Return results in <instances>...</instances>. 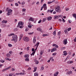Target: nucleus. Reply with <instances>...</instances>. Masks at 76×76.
Listing matches in <instances>:
<instances>
[{
	"label": "nucleus",
	"mask_w": 76,
	"mask_h": 76,
	"mask_svg": "<svg viewBox=\"0 0 76 76\" xmlns=\"http://www.w3.org/2000/svg\"><path fill=\"white\" fill-rule=\"evenodd\" d=\"M5 59L6 60H9V58H5Z\"/></svg>",
	"instance_id": "57"
},
{
	"label": "nucleus",
	"mask_w": 76,
	"mask_h": 76,
	"mask_svg": "<svg viewBox=\"0 0 76 76\" xmlns=\"http://www.w3.org/2000/svg\"><path fill=\"white\" fill-rule=\"evenodd\" d=\"M0 62H1V63H4V60H0Z\"/></svg>",
	"instance_id": "35"
},
{
	"label": "nucleus",
	"mask_w": 76,
	"mask_h": 76,
	"mask_svg": "<svg viewBox=\"0 0 76 76\" xmlns=\"http://www.w3.org/2000/svg\"><path fill=\"white\" fill-rule=\"evenodd\" d=\"M15 34L14 33H10V34L8 35V37H10V36H12V35H14Z\"/></svg>",
	"instance_id": "16"
},
{
	"label": "nucleus",
	"mask_w": 76,
	"mask_h": 76,
	"mask_svg": "<svg viewBox=\"0 0 76 76\" xmlns=\"http://www.w3.org/2000/svg\"><path fill=\"white\" fill-rule=\"evenodd\" d=\"M32 51H33V52L31 54V56H34V54H35V51L34 48H33L32 49Z\"/></svg>",
	"instance_id": "4"
},
{
	"label": "nucleus",
	"mask_w": 76,
	"mask_h": 76,
	"mask_svg": "<svg viewBox=\"0 0 76 76\" xmlns=\"http://www.w3.org/2000/svg\"><path fill=\"white\" fill-rule=\"evenodd\" d=\"M61 34V31H59V32H58V36H60V35Z\"/></svg>",
	"instance_id": "34"
},
{
	"label": "nucleus",
	"mask_w": 76,
	"mask_h": 76,
	"mask_svg": "<svg viewBox=\"0 0 76 76\" xmlns=\"http://www.w3.org/2000/svg\"><path fill=\"white\" fill-rule=\"evenodd\" d=\"M7 22V20H3L2 21V23H6Z\"/></svg>",
	"instance_id": "21"
},
{
	"label": "nucleus",
	"mask_w": 76,
	"mask_h": 76,
	"mask_svg": "<svg viewBox=\"0 0 76 76\" xmlns=\"http://www.w3.org/2000/svg\"><path fill=\"white\" fill-rule=\"evenodd\" d=\"M15 5L16 6H19V4H18V3H16L15 4Z\"/></svg>",
	"instance_id": "47"
},
{
	"label": "nucleus",
	"mask_w": 76,
	"mask_h": 76,
	"mask_svg": "<svg viewBox=\"0 0 76 76\" xmlns=\"http://www.w3.org/2000/svg\"><path fill=\"white\" fill-rule=\"evenodd\" d=\"M22 37H23V34H21L20 35V39H19V41H20V40H21V39H22Z\"/></svg>",
	"instance_id": "17"
},
{
	"label": "nucleus",
	"mask_w": 76,
	"mask_h": 76,
	"mask_svg": "<svg viewBox=\"0 0 76 76\" xmlns=\"http://www.w3.org/2000/svg\"><path fill=\"white\" fill-rule=\"evenodd\" d=\"M47 6V5L46 4H44L43 5V7H45V6Z\"/></svg>",
	"instance_id": "54"
},
{
	"label": "nucleus",
	"mask_w": 76,
	"mask_h": 76,
	"mask_svg": "<svg viewBox=\"0 0 76 76\" xmlns=\"http://www.w3.org/2000/svg\"><path fill=\"white\" fill-rule=\"evenodd\" d=\"M25 74H26V73H19V75H25Z\"/></svg>",
	"instance_id": "22"
},
{
	"label": "nucleus",
	"mask_w": 76,
	"mask_h": 76,
	"mask_svg": "<svg viewBox=\"0 0 76 76\" xmlns=\"http://www.w3.org/2000/svg\"><path fill=\"white\" fill-rule=\"evenodd\" d=\"M20 23V25H21V26H23V23H22V21H19Z\"/></svg>",
	"instance_id": "25"
},
{
	"label": "nucleus",
	"mask_w": 76,
	"mask_h": 76,
	"mask_svg": "<svg viewBox=\"0 0 76 76\" xmlns=\"http://www.w3.org/2000/svg\"><path fill=\"white\" fill-rule=\"evenodd\" d=\"M13 76V74H12L11 73L9 74V76Z\"/></svg>",
	"instance_id": "59"
},
{
	"label": "nucleus",
	"mask_w": 76,
	"mask_h": 76,
	"mask_svg": "<svg viewBox=\"0 0 76 76\" xmlns=\"http://www.w3.org/2000/svg\"><path fill=\"white\" fill-rule=\"evenodd\" d=\"M9 53H10V54H12V51H10L9 52Z\"/></svg>",
	"instance_id": "55"
},
{
	"label": "nucleus",
	"mask_w": 76,
	"mask_h": 76,
	"mask_svg": "<svg viewBox=\"0 0 76 76\" xmlns=\"http://www.w3.org/2000/svg\"><path fill=\"white\" fill-rule=\"evenodd\" d=\"M20 21L19 22V23H18V26H17V27H19V26H20Z\"/></svg>",
	"instance_id": "40"
},
{
	"label": "nucleus",
	"mask_w": 76,
	"mask_h": 76,
	"mask_svg": "<svg viewBox=\"0 0 76 76\" xmlns=\"http://www.w3.org/2000/svg\"><path fill=\"white\" fill-rule=\"evenodd\" d=\"M57 51V48L55 47H54L51 50V53L54 52V51Z\"/></svg>",
	"instance_id": "5"
},
{
	"label": "nucleus",
	"mask_w": 76,
	"mask_h": 76,
	"mask_svg": "<svg viewBox=\"0 0 76 76\" xmlns=\"http://www.w3.org/2000/svg\"><path fill=\"white\" fill-rule=\"evenodd\" d=\"M24 57H25V58H27L29 57V56H28V55L26 54L25 55Z\"/></svg>",
	"instance_id": "18"
},
{
	"label": "nucleus",
	"mask_w": 76,
	"mask_h": 76,
	"mask_svg": "<svg viewBox=\"0 0 76 76\" xmlns=\"http://www.w3.org/2000/svg\"><path fill=\"white\" fill-rule=\"evenodd\" d=\"M23 39L24 41H26V42H28L29 41V39L28 37H24L23 38Z\"/></svg>",
	"instance_id": "3"
},
{
	"label": "nucleus",
	"mask_w": 76,
	"mask_h": 76,
	"mask_svg": "<svg viewBox=\"0 0 76 76\" xmlns=\"http://www.w3.org/2000/svg\"><path fill=\"white\" fill-rule=\"evenodd\" d=\"M64 44V45H66L67 44V39H64L63 41Z\"/></svg>",
	"instance_id": "6"
},
{
	"label": "nucleus",
	"mask_w": 76,
	"mask_h": 76,
	"mask_svg": "<svg viewBox=\"0 0 76 76\" xmlns=\"http://www.w3.org/2000/svg\"><path fill=\"white\" fill-rule=\"evenodd\" d=\"M41 70H43L44 69V67H42V66L41 67Z\"/></svg>",
	"instance_id": "51"
},
{
	"label": "nucleus",
	"mask_w": 76,
	"mask_h": 76,
	"mask_svg": "<svg viewBox=\"0 0 76 76\" xmlns=\"http://www.w3.org/2000/svg\"><path fill=\"white\" fill-rule=\"evenodd\" d=\"M58 18H59V16L57 15H55L54 16V19H58Z\"/></svg>",
	"instance_id": "7"
},
{
	"label": "nucleus",
	"mask_w": 76,
	"mask_h": 76,
	"mask_svg": "<svg viewBox=\"0 0 76 76\" xmlns=\"http://www.w3.org/2000/svg\"><path fill=\"white\" fill-rule=\"evenodd\" d=\"M43 8L44 9V10H47V6L43 7Z\"/></svg>",
	"instance_id": "37"
},
{
	"label": "nucleus",
	"mask_w": 76,
	"mask_h": 76,
	"mask_svg": "<svg viewBox=\"0 0 76 76\" xmlns=\"http://www.w3.org/2000/svg\"><path fill=\"white\" fill-rule=\"evenodd\" d=\"M56 10L57 13H60L61 12V10L60 9V7L58 6L55 8Z\"/></svg>",
	"instance_id": "1"
},
{
	"label": "nucleus",
	"mask_w": 76,
	"mask_h": 76,
	"mask_svg": "<svg viewBox=\"0 0 76 76\" xmlns=\"http://www.w3.org/2000/svg\"><path fill=\"white\" fill-rule=\"evenodd\" d=\"M34 70L33 71V72H36V70L37 69V67H34Z\"/></svg>",
	"instance_id": "20"
},
{
	"label": "nucleus",
	"mask_w": 76,
	"mask_h": 76,
	"mask_svg": "<svg viewBox=\"0 0 76 76\" xmlns=\"http://www.w3.org/2000/svg\"><path fill=\"white\" fill-rule=\"evenodd\" d=\"M10 68H11V66H10L9 67L6 68L7 70H8V69H9Z\"/></svg>",
	"instance_id": "46"
},
{
	"label": "nucleus",
	"mask_w": 76,
	"mask_h": 76,
	"mask_svg": "<svg viewBox=\"0 0 76 76\" xmlns=\"http://www.w3.org/2000/svg\"><path fill=\"white\" fill-rule=\"evenodd\" d=\"M56 54L57 53H55L53 54V56H56Z\"/></svg>",
	"instance_id": "49"
},
{
	"label": "nucleus",
	"mask_w": 76,
	"mask_h": 76,
	"mask_svg": "<svg viewBox=\"0 0 76 76\" xmlns=\"http://www.w3.org/2000/svg\"><path fill=\"white\" fill-rule=\"evenodd\" d=\"M9 8L7 7L6 10V12H7V11H9Z\"/></svg>",
	"instance_id": "43"
},
{
	"label": "nucleus",
	"mask_w": 76,
	"mask_h": 76,
	"mask_svg": "<svg viewBox=\"0 0 76 76\" xmlns=\"http://www.w3.org/2000/svg\"><path fill=\"white\" fill-rule=\"evenodd\" d=\"M29 49V47H28L27 48V51H28Z\"/></svg>",
	"instance_id": "61"
},
{
	"label": "nucleus",
	"mask_w": 76,
	"mask_h": 76,
	"mask_svg": "<svg viewBox=\"0 0 76 76\" xmlns=\"http://www.w3.org/2000/svg\"><path fill=\"white\" fill-rule=\"evenodd\" d=\"M33 33L34 32L32 33H28V34H29V35H32V34H33Z\"/></svg>",
	"instance_id": "38"
},
{
	"label": "nucleus",
	"mask_w": 76,
	"mask_h": 76,
	"mask_svg": "<svg viewBox=\"0 0 76 76\" xmlns=\"http://www.w3.org/2000/svg\"><path fill=\"white\" fill-rule=\"evenodd\" d=\"M54 11V10H52L50 11V13H52V12Z\"/></svg>",
	"instance_id": "52"
},
{
	"label": "nucleus",
	"mask_w": 76,
	"mask_h": 76,
	"mask_svg": "<svg viewBox=\"0 0 76 76\" xmlns=\"http://www.w3.org/2000/svg\"><path fill=\"white\" fill-rule=\"evenodd\" d=\"M22 11H23V12H25V11H26V9H23L22 10Z\"/></svg>",
	"instance_id": "45"
},
{
	"label": "nucleus",
	"mask_w": 76,
	"mask_h": 76,
	"mask_svg": "<svg viewBox=\"0 0 76 76\" xmlns=\"http://www.w3.org/2000/svg\"><path fill=\"white\" fill-rule=\"evenodd\" d=\"M40 55H42L43 54V51H40Z\"/></svg>",
	"instance_id": "30"
},
{
	"label": "nucleus",
	"mask_w": 76,
	"mask_h": 76,
	"mask_svg": "<svg viewBox=\"0 0 76 76\" xmlns=\"http://www.w3.org/2000/svg\"><path fill=\"white\" fill-rule=\"evenodd\" d=\"M8 46L10 47H12V45H11V44H8Z\"/></svg>",
	"instance_id": "33"
},
{
	"label": "nucleus",
	"mask_w": 76,
	"mask_h": 76,
	"mask_svg": "<svg viewBox=\"0 0 76 76\" xmlns=\"http://www.w3.org/2000/svg\"><path fill=\"white\" fill-rule=\"evenodd\" d=\"M37 29L38 31H40V32H41V31H42V30L40 28H37Z\"/></svg>",
	"instance_id": "12"
},
{
	"label": "nucleus",
	"mask_w": 76,
	"mask_h": 76,
	"mask_svg": "<svg viewBox=\"0 0 76 76\" xmlns=\"http://www.w3.org/2000/svg\"><path fill=\"white\" fill-rule=\"evenodd\" d=\"M39 4V2L38 1L36 3V4H37V5H38V4Z\"/></svg>",
	"instance_id": "62"
},
{
	"label": "nucleus",
	"mask_w": 76,
	"mask_h": 76,
	"mask_svg": "<svg viewBox=\"0 0 76 76\" xmlns=\"http://www.w3.org/2000/svg\"><path fill=\"white\" fill-rule=\"evenodd\" d=\"M72 71H68L67 72L66 74L67 75H70V74H72Z\"/></svg>",
	"instance_id": "11"
},
{
	"label": "nucleus",
	"mask_w": 76,
	"mask_h": 76,
	"mask_svg": "<svg viewBox=\"0 0 76 76\" xmlns=\"http://www.w3.org/2000/svg\"><path fill=\"white\" fill-rule=\"evenodd\" d=\"M13 39H14L15 41V42H16L18 41V37H17V35H15L12 36V37Z\"/></svg>",
	"instance_id": "2"
},
{
	"label": "nucleus",
	"mask_w": 76,
	"mask_h": 76,
	"mask_svg": "<svg viewBox=\"0 0 76 76\" xmlns=\"http://www.w3.org/2000/svg\"><path fill=\"white\" fill-rule=\"evenodd\" d=\"M56 31H55L53 32V34L54 35H56Z\"/></svg>",
	"instance_id": "29"
},
{
	"label": "nucleus",
	"mask_w": 76,
	"mask_h": 76,
	"mask_svg": "<svg viewBox=\"0 0 76 76\" xmlns=\"http://www.w3.org/2000/svg\"><path fill=\"white\" fill-rule=\"evenodd\" d=\"M64 32L66 34H68V32H67V29L65 30Z\"/></svg>",
	"instance_id": "24"
},
{
	"label": "nucleus",
	"mask_w": 76,
	"mask_h": 76,
	"mask_svg": "<svg viewBox=\"0 0 76 76\" xmlns=\"http://www.w3.org/2000/svg\"><path fill=\"white\" fill-rule=\"evenodd\" d=\"M48 20H51V19H52V17H48Z\"/></svg>",
	"instance_id": "19"
},
{
	"label": "nucleus",
	"mask_w": 76,
	"mask_h": 76,
	"mask_svg": "<svg viewBox=\"0 0 76 76\" xmlns=\"http://www.w3.org/2000/svg\"><path fill=\"white\" fill-rule=\"evenodd\" d=\"M25 60L26 61H29V59L28 58H26Z\"/></svg>",
	"instance_id": "32"
},
{
	"label": "nucleus",
	"mask_w": 76,
	"mask_h": 76,
	"mask_svg": "<svg viewBox=\"0 0 76 76\" xmlns=\"http://www.w3.org/2000/svg\"><path fill=\"white\" fill-rule=\"evenodd\" d=\"M63 53L64 54H63V56H66V55H67V52L66 51H64Z\"/></svg>",
	"instance_id": "9"
},
{
	"label": "nucleus",
	"mask_w": 76,
	"mask_h": 76,
	"mask_svg": "<svg viewBox=\"0 0 76 76\" xmlns=\"http://www.w3.org/2000/svg\"><path fill=\"white\" fill-rule=\"evenodd\" d=\"M58 21H60V22H61L62 21V20L60 19H58Z\"/></svg>",
	"instance_id": "58"
},
{
	"label": "nucleus",
	"mask_w": 76,
	"mask_h": 76,
	"mask_svg": "<svg viewBox=\"0 0 76 76\" xmlns=\"http://www.w3.org/2000/svg\"><path fill=\"white\" fill-rule=\"evenodd\" d=\"M31 67H29V68L27 70H31Z\"/></svg>",
	"instance_id": "60"
},
{
	"label": "nucleus",
	"mask_w": 76,
	"mask_h": 76,
	"mask_svg": "<svg viewBox=\"0 0 76 76\" xmlns=\"http://www.w3.org/2000/svg\"><path fill=\"white\" fill-rule=\"evenodd\" d=\"M74 42H76V37L74 39Z\"/></svg>",
	"instance_id": "63"
},
{
	"label": "nucleus",
	"mask_w": 76,
	"mask_h": 76,
	"mask_svg": "<svg viewBox=\"0 0 76 76\" xmlns=\"http://www.w3.org/2000/svg\"><path fill=\"white\" fill-rule=\"evenodd\" d=\"M42 22V20H40L38 22V23H40Z\"/></svg>",
	"instance_id": "42"
},
{
	"label": "nucleus",
	"mask_w": 76,
	"mask_h": 76,
	"mask_svg": "<svg viewBox=\"0 0 76 76\" xmlns=\"http://www.w3.org/2000/svg\"><path fill=\"white\" fill-rule=\"evenodd\" d=\"M28 26V28H32V26L31 25H29Z\"/></svg>",
	"instance_id": "44"
},
{
	"label": "nucleus",
	"mask_w": 76,
	"mask_h": 76,
	"mask_svg": "<svg viewBox=\"0 0 76 76\" xmlns=\"http://www.w3.org/2000/svg\"><path fill=\"white\" fill-rule=\"evenodd\" d=\"M69 10V9L68 8H66L65 9V10H66V11H68V10Z\"/></svg>",
	"instance_id": "50"
},
{
	"label": "nucleus",
	"mask_w": 76,
	"mask_h": 76,
	"mask_svg": "<svg viewBox=\"0 0 76 76\" xmlns=\"http://www.w3.org/2000/svg\"><path fill=\"white\" fill-rule=\"evenodd\" d=\"M35 38H36V37H34L33 40V43H35L36 42V39Z\"/></svg>",
	"instance_id": "8"
},
{
	"label": "nucleus",
	"mask_w": 76,
	"mask_h": 76,
	"mask_svg": "<svg viewBox=\"0 0 76 76\" xmlns=\"http://www.w3.org/2000/svg\"><path fill=\"white\" fill-rule=\"evenodd\" d=\"M62 21L63 22H66V20H64V19L63 18H62Z\"/></svg>",
	"instance_id": "56"
},
{
	"label": "nucleus",
	"mask_w": 76,
	"mask_h": 76,
	"mask_svg": "<svg viewBox=\"0 0 76 76\" xmlns=\"http://www.w3.org/2000/svg\"><path fill=\"white\" fill-rule=\"evenodd\" d=\"M54 76H57V75H56V74L55 73L54 74Z\"/></svg>",
	"instance_id": "64"
},
{
	"label": "nucleus",
	"mask_w": 76,
	"mask_h": 76,
	"mask_svg": "<svg viewBox=\"0 0 76 76\" xmlns=\"http://www.w3.org/2000/svg\"><path fill=\"white\" fill-rule=\"evenodd\" d=\"M6 56L7 57H8V58H10V55L9 53H7L6 54Z\"/></svg>",
	"instance_id": "14"
},
{
	"label": "nucleus",
	"mask_w": 76,
	"mask_h": 76,
	"mask_svg": "<svg viewBox=\"0 0 76 76\" xmlns=\"http://www.w3.org/2000/svg\"><path fill=\"white\" fill-rule=\"evenodd\" d=\"M53 47H55L56 48H58V45L56 44H53Z\"/></svg>",
	"instance_id": "10"
},
{
	"label": "nucleus",
	"mask_w": 76,
	"mask_h": 76,
	"mask_svg": "<svg viewBox=\"0 0 76 76\" xmlns=\"http://www.w3.org/2000/svg\"><path fill=\"white\" fill-rule=\"evenodd\" d=\"M73 63V62L72 61H69L67 62V64H72Z\"/></svg>",
	"instance_id": "13"
},
{
	"label": "nucleus",
	"mask_w": 76,
	"mask_h": 76,
	"mask_svg": "<svg viewBox=\"0 0 76 76\" xmlns=\"http://www.w3.org/2000/svg\"><path fill=\"white\" fill-rule=\"evenodd\" d=\"M46 20V18H44L42 20V21L43 22H44Z\"/></svg>",
	"instance_id": "39"
},
{
	"label": "nucleus",
	"mask_w": 76,
	"mask_h": 76,
	"mask_svg": "<svg viewBox=\"0 0 76 76\" xmlns=\"http://www.w3.org/2000/svg\"><path fill=\"white\" fill-rule=\"evenodd\" d=\"M11 14L10 13H9V12H8L7 13V15L8 16H10V15H11Z\"/></svg>",
	"instance_id": "36"
},
{
	"label": "nucleus",
	"mask_w": 76,
	"mask_h": 76,
	"mask_svg": "<svg viewBox=\"0 0 76 76\" xmlns=\"http://www.w3.org/2000/svg\"><path fill=\"white\" fill-rule=\"evenodd\" d=\"M28 20H30V21H34V18H32V17H31L30 19H29Z\"/></svg>",
	"instance_id": "15"
},
{
	"label": "nucleus",
	"mask_w": 76,
	"mask_h": 76,
	"mask_svg": "<svg viewBox=\"0 0 76 76\" xmlns=\"http://www.w3.org/2000/svg\"><path fill=\"white\" fill-rule=\"evenodd\" d=\"M34 76H38V72H36L34 74Z\"/></svg>",
	"instance_id": "23"
},
{
	"label": "nucleus",
	"mask_w": 76,
	"mask_h": 76,
	"mask_svg": "<svg viewBox=\"0 0 76 76\" xmlns=\"http://www.w3.org/2000/svg\"><path fill=\"white\" fill-rule=\"evenodd\" d=\"M39 43L38 42L37 44H36V45H35V47H36L37 45V47H38V46L39 45Z\"/></svg>",
	"instance_id": "28"
},
{
	"label": "nucleus",
	"mask_w": 76,
	"mask_h": 76,
	"mask_svg": "<svg viewBox=\"0 0 76 76\" xmlns=\"http://www.w3.org/2000/svg\"><path fill=\"white\" fill-rule=\"evenodd\" d=\"M7 69L6 68H5V69H4L3 70H2V72H4L5 71H6V70H7Z\"/></svg>",
	"instance_id": "31"
},
{
	"label": "nucleus",
	"mask_w": 76,
	"mask_h": 76,
	"mask_svg": "<svg viewBox=\"0 0 76 76\" xmlns=\"http://www.w3.org/2000/svg\"><path fill=\"white\" fill-rule=\"evenodd\" d=\"M70 30H71V28H69L67 29V30L68 31H70Z\"/></svg>",
	"instance_id": "48"
},
{
	"label": "nucleus",
	"mask_w": 76,
	"mask_h": 76,
	"mask_svg": "<svg viewBox=\"0 0 76 76\" xmlns=\"http://www.w3.org/2000/svg\"><path fill=\"white\" fill-rule=\"evenodd\" d=\"M52 1H48V4H51V3H52Z\"/></svg>",
	"instance_id": "41"
},
{
	"label": "nucleus",
	"mask_w": 76,
	"mask_h": 76,
	"mask_svg": "<svg viewBox=\"0 0 76 76\" xmlns=\"http://www.w3.org/2000/svg\"><path fill=\"white\" fill-rule=\"evenodd\" d=\"M11 12H12V10L11 9L9 10L8 11V13H11Z\"/></svg>",
	"instance_id": "26"
},
{
	"label": "nucleus",
	"mask_w": 76,
	"mask_h": 76,
	"mask_svg": "<svg viewBox=\"0 0 76 76\" xmlns=\"http://www.w3.org/2000/svg\"><path fill=\"white\" fill-rule=\"evenodd\" d=\"M25 4V2L23 1L22 2V4Z\"/></svg>",
	"instance_id": "53"
},
{
	"label": "nucleus",
	"mask_w": 76,
	"mask_h": 76,
	"mask_svg": "<svg viewBox=\"0 0 76 76\" xmlns=\"http://www.w3.org/2000/svg\"><path fill=\"white\" fill-rule=\"evenodd\" d=\"M18 28H14V32H15V31H18Z\"/></svg>",
	"instance_id": "27"
}]
</instances>
